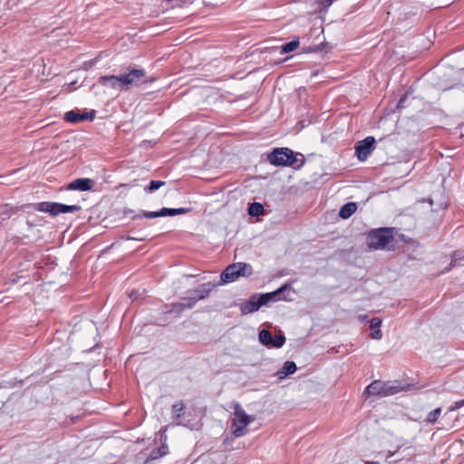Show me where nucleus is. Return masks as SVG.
Instances as JSON below:
<instances>
[{
    "instance_id": "f257e3e1",
    "label": "nucleus",
    "mask_w": 464,
    "mask_h": 464,
    "mask_svg": "<svg viewBox=\"0 0 464 464\" xmlns=\"http://www.w3.org/2000/svg\"><path fill=\"white\" fill-rule=\"evenodd\" d=\"M146 71L143 69L129 68L127 72L119 75H104L98 79V82L105 88L115 91H128L140 83H148L155 81V78L144 80Z\"/></svg>"
},
{
    "instance_id": "f03ea898",
    "label": "nucleus",
    "mask_w": 464,
    "mask_h": 464,
    "mask_svg": "<svg viewBox=\"0 0 464 464\" xmlns=\"http://www.w3.org/2000/svg\"><path fill=\"white\" fill-rule=\"evenodd\" d=\"M411 387V384L403 383L398 380L387 382L375 380L365 388L363 395L388 397L401 392L409 391Z\"/></svg>"
},
{
    "instance_id": "7ed1b4c3",
    "label": "nucleus",
    "mask_w": 464,
    "mask_h": 464,
    "mask_svg": "<svg viewBox=\"0 0 464 464\" xmlns=\"http://www.w3.org/2000/svg\"><path fill=\"white\" fill-rule=\"evenodd\" d=\"M215 285L211 283H205L200 285L198 287L187 292V296L182 297L181 302L174 303L171 304V312L181 313L185 309H191L197 304L198 301L207 298Z\"/></svg>"
},
{
    "instance_id": "20e7f679",
    "label": "nucleus",
    "mask_w": 464,
    "mask_h": 464,
    "mask_svg": "<svg viewBox=\"0 0 464 464\" xmlns=\"http://www.w3.org/2000/svg\"><path fill=\"white\" fill-rule=\"evenodd\" d=\"M392 239L391 229L380 228L369 234L368 246L372 249L384 248Z\"/></svg>"
},
{
    "instance_id": "39448f33",
    "label": "nucleus",
    "mask_w": 464,
    "mask_h": 464,
    "mask_svg": "<svg viewBox=\"0 0 464 464\" xmlns=\"http://www.w3.org/2000/svg\"><path fill=\"white\" fill-rule=\"evenodd\" d=\"M36 209L49 213L51 216L55 217L61 213L75 212L81 209L80 206L77 205H65L56 202H41L37 205Z\"/></svg>"
},
{
    "instance_id": "423d86ee",
    "label": "nucleus",
    "mask_w": 464,
    "mask_h": 464,
    "mask_svg": "<svg viewBox=\"0 0 464 464\" xmlns=\"http://www.w3.org/2000/svg\"><path fill=\"white\" fill-rule=\"evenodd\" d=\"M234 418H233V433L237 435V432H241L249 423L254 421L255 417L246 413L244 409L238 402H234Z\"/></svg>"
},
{
    "instance_id": "0eeeda50",
    "label": "nucleus",
    "mask_w": 464,
    "mask_h": 464,
    "mask_svg": "<svg viewBox=\"0 0 464 464\" xmlns=\"http://www.w3.org/2000/svg\"><path fill=\"white\" fill-rule=\"evenodd\" d=\"M375 139L368 136L355 144V155L360 161H364L375 149Z\"/></svg>"
},
{
    "instance_id": "6e6552de",
    "label": "nucleus",
    "mask_w": 464,
    "mask_h": 464,
    "mask_svg": "<svg viewBox=\"0 0 464 464\" xmlns=\"http://www.w3.org/2000/svg\"><path fill=\"white\" fill-rule=\"evenodd\" d=\"M292 158V150L288 148L275 149L269 155L268 160L271 164L276 166H286L292 164L290 160Z\"/></svg>"
},
{
    "instance_id": "1a4fd4ad",
    "label": "nucleus",
    "mask_w": 464,
    "mask_h": 464,
    "mask_svg": "<svg viewBox=\"0 0 464 464\" xmlns=\"http://www.w3.org/2000/svg\"><path fill=\"white\" fill-rule=\"evenodd\" d=\"M188 212V208H163L159 211H142L140 214H138L134 217V219L147 218H156L166 216H176L186 214Z\"/></svg>"
},
{
    "instance_id": "9d476101",
    "label": "nucleus",
    "mask_w": 464,
    "mask_h": 464,
    "mask_svg": "<svg viewBox=\"0 0 464 464\" xmlns=\"http://www.w3.org/2000/svg\"><path fill=\"white\" fill-rule=\"evenodd\" d=\"M258 337L260 343L266 346L280 348L285 343V338L284 335L279 334L272 336L271 333L268 330L265 329L259 332Z\"/></svg>"
},
{
    "instance_id": "9b49d317",
    "label": "nucleus",
    "mask_w": 464,
    "mask_h": 464,
    "mask_svg": "<svg viewBox=\"0 0 464 464\" xmlns=\"http://www.w3.org/2000/svg\"><path fill=\"white\" fill-rule=\"evenodd\" d=\"M305 5V9L309 14H314L326 12L328 5L325 0H300Z\"/></svg>"
},
{
    "instance_id": "f8f14e48",
    "label": "nucleus",
    "mask_w": 464,
    "mask_h": 464,
    "mask_svg": "<svg viewBox=\"0 0 464 464\" xmlns=\"http://www.w3.org/2000/svg\"><path fill=\"white\" fill-rule=\"evenodd\" d=\"M95 116V111H91L89 112H79L77 111H67L64 115L66 121L71 123H76L83 121H92Z\"/></svg>"
},
{
    "instance_id": "ddd939ff",
    "label": "nucleus",
    "mask_w": 464,
    "mask_h": 464,
    "mask_svg": "<svg viewBox=\"0 0 464 464\" xmlns=\"http://www.w3.org/2000/svg\"><path fill=\"white\" fill-rule=\"evenodd\" d=\"M288 288L287 285H282L280 288H278L276 291L266 293V294H260L258 295L259 301L261 303V305H266L268 303L276 300H281L283 299L281 297V295ZM286 300V298H284Z\"/></svg>"
},
{
    "instance_id": "4468645a",
    "label": "nucleus",
    "mask_w": 464,
    "mask_h": 464,
    "mask_svg": "<svg viewBox=\"0 0 464 464\" xmlns=\"http://www.w3.org/2000/svg\"><path fill=\"white\" fill-rule=\"evenodd\" d=\"M261 303L258 295L255 294L250 298L240 305L242 314H248L257 311L261 307Z\"/></svg>"
},
{
    "instance_id": "2eb2a0df",
    "label": "nucleus",
    "mask_w": 464,
    "mask_h": 464,
    "mask_svg": "<svg viewBox=\"0 0 464 464\" xmlns=\"http://www.w3.org/2000/svg\"><path fill=\"white\" fill-rule=\"evenodd\" d=\"M93 184L94 182L91 179H77L69 183L67 188L71 190L88 191L92 189Z\"/></svg>"
},
{
    "instance_id": "dca6fc26",
    "label": "nucleus",
    "mask_w": 464,
    "mask_h": 464,
    "mask_svg": "<svg viewBox=\"0 0 464 464\" xmlns=\"http://www.w3.org/2000/svg\"><path fill=\"white\" fill-rule=\"evenodd\" d=\"M238 266L236 263L229 265L221 274L222 283H230L237 280L239 276Z\"/></svg>"
},
{
    "instance_id": "f3484780",
    "label": "nucleus",
    "mask_w": 464,
    "mask_h": 464,
    "mask_svg": "<svg viewBox=\"0 0 464 464\" xmlns=\"http://www.w3.org/2000/svg\"><path fill=\"white\" fill-rule=\"evenodd\" d=\"M296 371V365L294 362L287 361L284 363L283 367L278 370L276 373V375L278 377V379H284L289 374L294 373Z\"/></svg>"
},
{
    "instance_id": "a211bd4d",
    "label": "nucleus",
    "mask_w": 464,
    "mask_h": 464,
    "mask_svg": "<svg viewBox=\"0 0 464 464\" xmlns=\"http://www.w3.org/2000/svg\"><path fill=\"white\" fill-rule=\"evenodd\" d=\"M381 324H382V320L378 317H374L371 320L370 322V328H371V337L372 339H376V340H380L382 336V332H381Z\"/></svg>"
},
{
    "instance_id": "6ab92c4d",
    "label": "nucleus",
    "mask_w": 464,
    "mask_h": 464,
    "mask_svg": "<svg viewBox=\"0 0 464 464\" xmlns=\"http://www.w3.org/2000/svg\"><path fill=\"white\" fill-rule=\"evenodd\" d=\"M357 209V205L354 202H348L344 204L340 211H339V217L343 219L349 218Z\"/></svg>"
},
{
    "instance_id": "aec40b11",
    "label": "nucleus",
    "mask_w": 464,
    "mask_h": 464,
    "mask_svg": "<svg viewBox=\"0 0 464 464\" xmlns=\"http://www.w3.org/2000/svg\"><path fill=\"white\" fill-rule=\"evenodd\" d=\"M236 265L238 266L239 276L248 277L253 274V267L251 265L242 262L236 263Z\"/></svg>"
},
{
    "instance_id": "412c9836",
    "label": "nucleus",
    "mask_w": 464,
    "mask_h": 464,
    "mask_svg": "<svg viewBox=\"0 0 464 464\" xmlns=\"http://www.w3.org/2000/svg\"><path fill=\"white\" fill-rule=\"evenodd\" d=\"M293 161L292 164H287L286 166H292L295 169H300L304 164V157L301 153H295L292 150V158L290 159Z\"/></svg>"
},
{
    "instance_id": "4be33fe9",
    "label": "nucleus",
    "mask_w": 464,
    "mask_h": 464,
    "mask_svg": "<svg viewBox=\"0 0 464 464\" xmlns=\"http://www.w3.org/2000/svg\"><path fill=\"white\" fill-rule=\"evenodd\" d=\"M264 206L261 203L254 202L248 207V214L252 217H259L264 213Z\"/></svg>"
},
{
    "instance_id": "5701e85b",
    "label": "nucleus",
    "mask_w": 464,
    "mask_h": 464,
    "mask_svg": "<svg viewBox=\"0 0 464 464\" xmlns=\"http://www.w3.org/2000/svg\"><path fill=\"white\" fill-rule=\"evenodd\" d=\"M166 182L162 180H151L149 184V186L145 187L144 190L147 193H152L156 191L157 189L160 188L161 187L165 186Z\"/></svg>"
},
{
    "instance_id": "b1692460",
    "label": "nucleus",
    "mask_w": 464,
    "mask_h": 464,
    "mask_svg": "<svg viewBox=\"0 0 464 464\" xmlns=\"http://www.w3.org/2000/svg\"><path fill=\"white\" fill-rule=\"evenodd\" d=\"M299 46V40L295 39L284 44L281 48V53H287L295 51Z\"/></svg>"
},
{
    "instance_id": "393cba45",
    "label": "nucleus",
    "mask_w": 464,
    "mask_h": 464,
    "mask_svg": "<svg viewBox=\"0 0 464 464\" xmlns=\"http://www.w3.org/2000/svg\"><path fill=\"white\" fill-rule=\"evenodd\" d=\"M461 261H464V250H457L453 252L450 267H449L447 270H450L452 266H455L458 263Z\"/></svg>"
},
{
    "instance_id": "a878e982",
    "label": "nucleus",
    "mask_w": 464,
    "mask_h": 464,
    "mask_svg": "<svg viewBox=\"0 0 464 464\" xmlns=\"http://www.w3.org/2000/svg\"><path fill=\"white\" fill-rule=\"evenodd\" d=\"M237 437H226L223 441V445L226 450H232L238 449V445H235Z\"/></svg>"
},
{
    "instance_id": "bb28decb",
    "label": "nucleus",
    "mask_w": 464,
    "mask_h": 464,
    "mask_svg": "<svg viewBox=\"0 0 464 464\" xmlns=\"http://www.w3.org/2000/svg\"><path fill=\"white\" fill-rule=\"evenodd\" d=\"M185 406L183 402H177L172 405V413L174 414L175 418H179L184 413Z\"/></svg>"
},
{
    "instance_id": "cd10ccee",
    "label": "nucleus",
    "mask_w": 464,
    "mask_h": 464,
    "mask_svg": "<svg viewBox=\"0 0 464 464\" xmlns=\"http://www.w3.org/2000/svg\"><path fill=\"white\" fill-rule=\"evenodd\" d=\"M440 413H441V409L437 408L428 414L426 420L430 423H434L440 417Z\"/></svg>"
},
{
    "instance_id": "c85d7f7f",
    "label": "nucleus",
    "mask_w": 464,
    "mask_h": 464,
    "mask_svg": "<svg viewBox=\"0 0 464 464\" xmlns=\"http://www.w3.org/2000/svg\"><path fill=\"white\" fill-rule=\"evenodd\" d=\"M464 406V399L463 400H460V401H456L450 409H449V411H456L461 407Z\"/></svg>"
},
{
    "instance_id": "c756f323",
    "label": "nucleus",
    "mask_w": 464,
    "mask_h": 464,
    "mask_svg": "<svg viewBox=\"0 0 464 464\" xmlns=\"http://www.w3.org/2000/svg\"><path fill=\"white\" fill-rule=\"evenodd\" d=\"M167 450H168V447L166 445L162 444L161 448L159 449L158 453L156 455H154V457L157 458L158 456L160 457V456L167 454V451H168Z\"/></svg>"
},
{
    "instance_id": "7c9ffc66",
    "label": "nucleus",
    "mask_w": 464,
    "mask_h": 464,
    "mask_svg": "<svg viewBox=\"0 0 464 464\" xmlns=\"http://www.w3.org/2000/svg\"><path fill=\"white\" fill-rule=\"evenodd\" d=\"M140 294L136 291V290H132L130 294H129V296L131 300H137L139 297H140Z\"/></svg>"
},
{
    "instance_id": "2f4dec72",
    "label": "nucleus",
    "mask_w": 464,
    "mask_h": 464,
    "mask_svg": "<svg viewBox=\"0 0 464 464\" xmlns=\"http://www.w3.org/2000/svg\"><path fill=\"white\" fill-rule=\"evenodd\" d=\"M405 99H406L405 95L402 98H401L399 104H398L399 107H402V102L405 101Z\"/></svg>"
},
{
    "instance_id": "473e14b6",
    "label": "nucleus",
    "mask_w": 464,
    "mask_h": 464,
    "mask_svg": "<svg viewBox=\"0 0 464 464\" xmlns=\"http://www.w3.org/2000/svg\"><path fill=\"white\" fill-rule=\"evenodd\" d=\"M365 464H379V462H376V461H367Z\"/></svg>"
},
{
    "instance_id": "72a5a7b5",
    "label": "nucleus",
    "mask_w": 464,
    "mask_h": 464,
    "mask_svg": "<svg viewBox=\"0 0 464 464\" xmlns=\"http://www.w3.org/2000/svg\"><path fill=\"white\" fill-rule=\"evenodd\" d=\"M3 387H5V386L2 383H0V389L3 388Z\"/></svg>"
}]
</instances>
